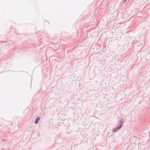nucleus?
Segmentation results:
<instances>
[{"label":"nucleus","mask_w":150,"mask_h":150,"mask_svg":"<svg viewBox=\"0 0 150 150\" xmlns=\"http://www.w3.org/2000/svg\"><path fill=\"white\" fill-rule=\"evenodd\" d=\"M123 122L124 119L122 118H121L119 121V125L113 129L112 130V132H115L120 129L122 127Z\"/></svg>","instance_id":"nucleus-1"},{"label":"nucleus","mask_w":150,"mask_h":150,"mask_svg":"<svg viewBox=\"0 0 150 150\" xmlns=\"http://www.w3.org/2000/svg\"><path fill=\"white\" fill-rule=\"evenodd\" d=\"M40 119V117H38L36 118V119L35 121V123L37 124L38 123Z\"/></svg>","instance_id":"nucleus-2"},{"label":"nucleus","mask_w":150,"mask_h":150,"mask_svg":"<svg viewBox=\"0 0 150 150\" xmlns=\"http://www.w3.org/2000/svg\"><path fill=\"white\" fill-rule=\"evenodd\" d=\"M127 0H124V3H125L127 1Z\"/></svg>","instance_id":"nucleus-3"}]
</instances>
